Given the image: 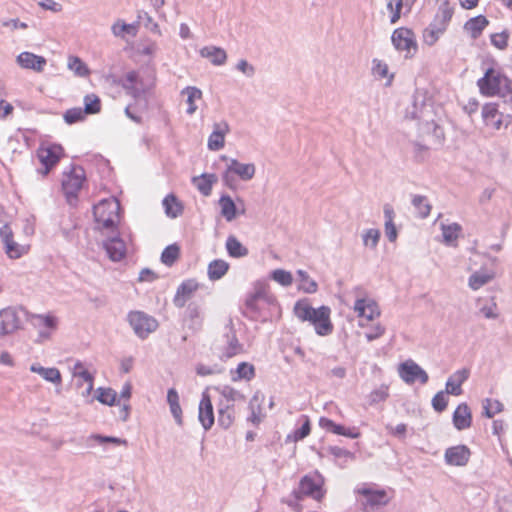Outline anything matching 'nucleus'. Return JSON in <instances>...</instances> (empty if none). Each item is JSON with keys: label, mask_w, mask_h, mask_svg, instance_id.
Listing matches in <instances>:
<instances>
[{"label": "nucleus", "mask_w": 512, "mask_h": 512, "mask_svg": "<svg viewBox=\"0 0 512 512\" xmlns=\"http://www.w3.org/2000/svg\"><path fill=\"white\" fill-rule=\"evenodd\" d=\"M216 180L215 174L204 173L200 176L193 177L192 182L204 196H209L212 191L213 183H215Z\"/></svg>", "instance_id": "32"}, {"label": "nucleus", "mask_w": 512, "mask_h": 512, "mask_svg": "<svg viewBox=\"0 0 512 512\" xmlns=\"http://www.w3.org/2000/svg\"><path fill=\"white\" fill-rule=\"evenodd\" d=\"M198 420L205 431L211 429L214 424V410L208 393L204 392L199 403Z\"/></svg>", "instance_id": "16"}, {"label": "nucleus", "mask_w": 512, "mask_h": 512, "mask_svg": "<svg viewBox=\"0 0 512 512\" xmlns=\"http://www.w3.org/2000/svg\"><path fill=\"white\" fill-rule=\"evenodd\" d=\"M299 492L314 499L321 497L320 484L310 476H304L299 483Z\"/></svg>", "instance_id": "30"}, {"label": "nucleus", "mask_w": 512, "mask_h": 512, "mask_svg": "<svg viewBox=\"0 0 512 512\" xmlns=\"http://www.w3.org/2000/svg\"><path fill=\"white\" fill-rule=\"evenodd\" d=\"M445 391H439L432 398V407L437 412H443L448 405V399L445 396Z\"/></svg>", "instance_id": "57"}, {"label": "nucleus", "mask_w": 512, "mask_h": 512, "mask_svg": "<svg viewBox=\"0 0 512 512\" xmlns=\"http://www.w3.org/2000/svg\"><path fill=\"white\" fill-rule=\"evenodd\" d=\"M96 393H97L96 399L100 403L109 405V406H112L115 404L117 394H116L115 390H113L112 388L100 387L96 390Z\"/></svg>", "instance_id": "45"}, {"label": "nucleus", "mask_w": 512, "mask_h": 512, "mask_svg": "<svg viewBox=\"0 0 512 512\" xmlns=\"http://www.w3.org/2000/svg\"><path fill=\"white\" fill-rule=\"evenodd\" d=\"M271 278L284 287H288L293 282L292 274L283 269H276L271 273Z\"/></svg>", "instance_id": "53"}, {"label": "nucleus", "mask_w": 512, "mask_h": 512, "mask_svg": "<svg viewBox=\"0 0 512 512\" xmlns=\"http://www.w3.org/2000/svg\"><path fill=\"white\" fill-rule=\"evenodd\" d=\"M363 244L365 247L375 249L380 239V231L378 229H368L362 235Z\"/></svg>", "instance_id": "49"}, {"label": "nucleus", "mask_w": 512, "mask_h": 512, "mask_svg": "<svg viewBox=\"0 0 512 512\" xmlns=\"http://www.w3.org/2000/svg\"><path fill=\"white\" fill-rule=\"evenodd\" d=\"M297 276L300 280L299 289L304 291L305 293H315L318 289V285L315 280H313L309 274L304 270H298Z\"/></svg>", "instance_id": "41"}, {"label": "nucleus", "mask_w": 512, "mask_h": 512, "mask_svg": "<svg viewBox=\"0 0 512 512\" xmlns=\"http://www.w3.org/2000/svg\"><path fill=\"white\" fill-rule=\"evenodd\" d=\"M181 94L187 96V113L192 115L197 110V105L195 104L196 100H200L202 98V91L195 86H187L182 91Z\"/></svg>", "instance_id": "37"}, {"label": "nucleus", "mask_w": 512, "mask_h": 512, "mask_svg": "<svg viewBox=\"0 0 512 512\" xmlns=\"http://www.w3.org/2000/svg\"><path fill=\"white\" fill-rule=\"evenodd\" d=\"M222 181L226 187L231 190H236L238 187L236 175L226 167L224 172L222 173Z\"/></svg>", "instance_id": "64"}, {"label": "nucleus", "mask_w": 512, "mask_h": 512, "mask_svg": "<svg viewBox=\"0 0 512 512\" xmlns=\"http://www.w3.org/2000/svg\"><path fill=\"white\" fill-rule=\"evenodd\" d=\"M68 68L72 70L75 75L85 77L89 74V69L86 64L76 56H71L68 59Z\"/></svg>", "instance_id": "46"}, {"label": "nucleus", "mask_w": 512, "mask_h": 512, "mask_svg": "<svg viewBox=\"0 0 512 512\" xmlns=\"http://www.w3.org/2000/svg\"><path fill=\"white\" fill-rule=\"evenodd\" d=\"M127 320L134 333L141 339H146L159 326L158 321L153 316L143 311L129 312Z\"/></svg>", "instance_id": "6"}, {"label": "nucleus", "mask_w": 512, "mask_h": 512, "mask_svg": "<svg viewBox=\"0 0 512 512\" xmlns=\"http://www.w3.org/2000/svg\"><path fill=\"white\" fill-rule=\"evenodd\" d=\"M167 402L170 407L171 414L173 415L176 423L179 426H182V409L179 403V395L178 392L174 388H170L167 392Z\"/></svg>", "instance_id": "31"}, {"label": "nucleus", "mask_w": 512, "mask_h": 512, "mask_svg": "<svg viewBox=\"0 0 512 512\" xmlns=\"http://www.w3.org/2000/svg\"><path fill=\"white\" fill-rule=\"evenodd\" d=\"M412 205L417 211V214L420 218H427L431 212V205L428 202L426 196L423 195H414L412 198Z\"/></svg>", "instance_id": "40"}, {"label": "nucleus", "mask_w": 512, "mask_h": 512, "mask_svg": "<svg viewBox=\"0 0 512 512\" xmlns=\"http://www.w3.org/2000/svg\"><path fill=\"white\" fill-rule=\"evenodd\" d=\"M443 241L446 245H452L459 236L461 226L458 223H452L449 225H441Z\"/></svg>", "instance_id": "39"}, {"label": "nucleus", "mask_w": 512, "mask_h": 512, "mask_svg": "<svg viewBox=\"0 0 512 512\" xmlns=\"http://www.w3.org/2000/svg\"><path fill=\"white\" fill-rule=\"evenodd\" d=\"M84 180L85 174L81 167H73L71 171L65 175L62 181V189L69 202H71V198H76L77 193L82 188Z\"/></svg>", "instance_id": "10"}, {"label": "nucleus", "mask_w": 512, "mask_h": 512, "mask_svg": "<svg viewBox=\"0 0 512 512\" xmlns=\"http://www.w3.org/2000/svg\"><path fill=\"white\" fill-rule=\"evenodd\" d=\"M221 395L224 397L225 400H222L224 403H232L234 404V402L236 401H240V400H244L245 397L243 394H241L238 390L230 387V386H225L222 390H221Z\"/></svg>", "instance_id": "54"}, {"label": "nucleus", "mask_w": 512, "mask_h": 512, "mask_svg": "<svg viewBox=\"0 0 512 512\" xmlns=\"http://www.w3.org/2000/svg\"><path fill=\"white\" fill-rule=\"evenodd\" d=\"M365 307H366V319L367 320L372 321L375 318L380 316V314H381L380 308L374 299L369 297L368 303L365 305Z\"/></svg>", "instance_id": "62"}, {"label": "nucleus", "mask_w": 512, "mask_h": 512, "mask_svg": "<svg viewBox=\"0 0 512 512\" xmlns=\"http://www.w3.org/2000/svg\"><path fill=\"white\" fill-rule=\"evenodd\" d=\"M454 14V7L449 0H442L431 24L439 27L438 31H446Z\"/></svg>", "instance_id": "20"}, {"label": "nucleus", "mask_w": 512, "mask_h": 512, "mask_svg": "<svg viewBox=\"0 0 512 512\" xmlns=\"http://www.w3.org/2000/svg\"><path fill=\"white\" fill-rule=\"evenodd\" d=\"M16 62L21 68L40 73L44 70L47 60L43 56L25 51L17 56Z\"/></svg>", "instance_id": "18"}, {"label": "nucleus", "mask_w": 512, "mask_h": 512, "mask_svg": "<svg viewBox=\"0 0 512 512\" xmlns=\"http://www.w3.org/2000/svg\"><path fill=\"white\" fill-rule=\"evenodd\" d=\"M222 372V368L218 365L208 366L204 364H198L196 366V373L199 376H209L213 374H219Z\"/></svg>", "instance_id": "63"}, {"label": "nucleus", "mask_w": 512, "mask_h": 512, "mask_svg": "<svg viewBox=\"0 0 512 512\" xmlns=\"http://www.w3.org/2000/svg\"><path fill=\"white\" fill-rule=\"evenodd\" d=\"M389 396L388 386L382 384L379 388L373 390L369 396L368 401L370 405H375L379 402L385 401Z\"/></svg>", "instance_id": "51"}, {"label": "nucleus", "mask_w": 512, "mask_h": 512, "mask_svg": "<svg viewBox=\"0 0 512 512\" xmlns=\"http://www.w3.org/2000/svg\"><path fill=\"white\" fill-rule=\"evenodd\" d=\"M199 284L195 279L184 280L177 288L173 298V304L177 308H183L198 290Z\"/></svg>", "instance_id": "14"}, {"label": "nucleus", "mask_w": 512, "mask_h": 512, "mask_svg": "<svg viewBox=\"0 0 512 512\" xmlns=\"http://www.w3.org/2000/svg\"><path fill=\"white\" fill-rule=\"evenodd\" d=\"M101 110L100 98L95 94H87L84 97V113L85 114H96Z\"/></svg>", "instance_id": "44"}, {"label": "nucleus", "mask_w": 512, "mask_h": 512, "mask_svg": "<svg viewBox=\"0 0 512 512\" xmlns=\"http://www.w3.org/2000/svg\"><path fill=\"white\" fill-rule=\"evenodd\" d=\"M118 84L126 95L135 100L134 107L146 110L148 95L155 86V75L143 70H131L121 77Z\"/></svg>", "instance_id": "1"}, {"label": "nucleus", "mask_w": 512, "mask_h": 512, "mask_svg": "<svg viewBox=\"0 0 512 512\" xmlns=\"http://www.w3.org/2000/svg\"><path fill=\"white\" fill-rule=\"evenodd\" d=\"M62 153L63 149L60 145L40 147L37 151V156L43 166V169H39L38 172L43 176H46L50 170L59 162Z\"/></svg>", "instance_id": "11"}, {"label": "nucleus", "mask_w": 512, "mask_h": 512, "mask_svg": "<svg viewBox=\"0 0 512 512\" xmlns=\"http://www.w3.org/2000/svg\"><path fill=\"white\" fill-rule=\"evenodd\" d=\"M294 314L302 322L309 321L315 326V331L320 336L332 333L333 325L330 321V308L321 306L313 308L308 301L299 300L294 305Z\"/></svg>", "instance_id": "3"}, {"label": "nucleus", "mask_w": 512, "mask_h": 512, "mask_svg": "<svg viewBox=\"0 0 512 512\" xmlns=\"http://www.w3.org/2000/svg\"><path fill=\"white\" fill-rule=\"evenodd\" d=\"M234 419V404L220 401L218 403V424L222 428L228 429L233 424Z\"/></svg>", "instance_id": "27"}, {"label": "nucleus", "mask_w": 512, "mask_h": 512, "mask_svg": "<svg viewBox=\"0 0 512 512\" xmlns=\"http://www.w3.org/2000/svg\"><path fill=\"white\" fill-rule=\"evenodd\" d=\"M200 55L208 58L214 65H223L227 60V54L224 49L215 46H206L200 50Z\"/></svg>", "instance_id": "29"}, {"label": "nucleus", "mask_w": 512, "mask_h": 512, "mask_svg": "<svg viewBox=\"0 0 512 512\" xmlns=\"http://www.w3.org/2000/svg\"><path fill=\"white\" fill-rule=\"evenodd\" d=\"M470 450L465 445L449 447L445 451V461L452 466H465L470 458Z\"/></svg>", "instance_id": "17"}, {"label": "nucleus", "mask_w": 512, "mask_h": 512, "mask_svg": "<svg viewBox=\"0 0 512 512\" xmlns=\"http://www.w3.org/2000/svg\"><path fill=\"white\" fill-rule=\"evenodd\" d=\"M263 400V395H261L259 392H256L250 402H249V408L251 410V415L248 418V421L253 423L254 425H258L262 421V414H261V402Z\"/></svg>", "instance_id": "36"}, {"label": "nucleus", "mask_w": 512, "mask_h": 512, "mask_svg": "<svg viewBox=\"0 0 512 512\" xmlns=\"http://www.w3.org/2000/svg\"><path fill=\"white\" fill-rule=\"evenodd\" d=\"M303 418H304V422H303L302 426L299 429L295 430L292 435V438L295 442L303 440L310 434V431H311L310 420L307 416H303Z\"/></svg>", "instance_id": "58"}, {"label": "nucleus", "mask_w": 512, "mask_h": 512, "mask_svg": "<svg viewBox=\"0 0 512 512\" xmlns=\"http://www.w3.org/2000/svg\"><path fill=\"white\" fill-rule=\"evenodd\" d=\"M489 25L488 19L483 15L470 18L465 24L464 29L470 34L472 39L481 36L483 30Z\"/></svg>", "instance_id": "26"}, {"label": "nucleus", "mask_w": 512, "mask_h": 512, "mask_svg": "<svg viewBox=\"0 0 512 512\" xmlns=\"http://www.w3.org/2000/svg\"><path fill=\"white\" fill-rule=\"evenodd\" d=\"M235 374L236 375L232 374L233 381H239L242 379L250 381L255 377V368L248 362H241L238 364Z\"/></svg>", "instance_id": "38"}, {"label": "nucleus", "mask_w": 512, "mask_h": 512, "mask_svg": "<svg viewBox=\"0 0 512 512\" xmlns=\"http://www.w3.org/2000/svg\"><path fill=\"white\" fill-rule=\"evenodd\" d=\"M229 269V263L222 259H215L208 265V278L212 281L221 279Z\"/></svg>", "instance_id": "33"}, {"label": "nucleus", "mask_w": 512, "mask_h": 512, "mask_svg": "<svg viewBox=\"0 0 512 512\" xmlns=\"http://www.w3.org/2000/svg\"><path fill=\"white\" fill-rule=\"evenodd\" d=\"M112 33L116 37H124V34H130L132 36L136 35V27L133 24H126L124 22H121L120 20L117 21L112 25Z\"/></svg>", "instance_id": "48"}, {"label": "nucleus", "mask_w": 512, "mask_h": 512, "mask_svg": "<svg viewBox=\"0 0 512 512\" xmlns=\"http://www.w3.org/2000/svg\"><path fill=\"white\" fill-rule=\"evenodd\" d=\"M498 116V105L496 103H486L482 107V117L487 125Z\"/></svg>", "instance_id": "55"}, {"label": "nucleus", "mask_w": 512, "mask_h": 512, "mask_svg": "<svg viewBox=\"0 0 512 512\" xmlns=\"http://www.w3.org/2000/svg\"><path fill=\"white\" fill-rule=\"evenodd\" d=\"M90 439L95 440L99 444L112 443L115 445H127V441L125 439H121L114 436H104L100 434H92Z\"/></svg>", "instance_id": "59"}, {"label": "nucleus", "mask_w": 512, "mask_h": 512, "mask_svg": "<svg viewBox=\"0 0 512 512\" xmlns=\"http://www.w3.org/2000/svg\"><path fill=\"white\" fill-rule=\"evenodd\" d=\"M223 159L228 162L227 168L230 172H233L241 180L249 181L254 177L256 167L253 163H241L236 159L228 158L226 156H223Z\"/></svg>", "instance_id": "19"}, {"label": "nucleus", "mask_w": 512, "mask_h": 512, "mask_svg": "<svg viewBox=\"0 0 512 512\" xmlns=\"http://www.w3.org/2000/svg\"><path fill=\"white\" fill-rule=\"evenodd\" d=\"M165 214L172 219L182 215L184 207L174 194H168L162 201Z\"/></svg>", "instance_id": "28"}, {"label": "nucleus", "mask_w": 512, "mask_h": 512, "mask_svg": "<svg viewBox=\"0 0 512 512\" xmlns=\"http://www.w3.org/2000/svg\"><path fill=\"white\" fill-rule=\"evenodd\" d=\"M477 86L486 97L498 96L505 103L512 102V82L500 70L488 68L484 76L478 79Z\"/></svg>", "instance_id": "2"}, {"label": "nucleus", "mask_w": 512, "mask_h": 512, "mask_svg": "<svg viewBox=\"0 0 512 512\" xmlns=\"http://www.w3.org/2000/svg\"><path fill=\"white\" fill-rule=\"evenodd\" d=\"M32 324L39 329H55L57 326V319L51 315H34L32 317Z\"/></svg>", "instance_id": "43"}, {"label": "nucleus", "mask_w": 512, "mask_h": 512, "mask_svg": "<svg viewBox=\"0 0 512 512\" xmlns=\"http://www.w3.org/2000/svg\"><path fill=\"white\" fill-rule=\"evenodd\" d=\"M225 247L228 255L233 258L245 257L249 253L247 247L242 245V243L234 235L227 237Z\"/></svg>", "instance_id": "34"}, {"label": "nucleus", "mask_w": 512, "mask_h": 512, "mask_svg": "<svg viewBox=\"0 0 512 512\" xmlns=\"http://www.w3.org/2000/svg\"><path fill=\"white\" fill-rule=\"evenodd\" d=\"M85 115L86 114L84 113L82 108H80V107H78V108H71V109H68L65 112L64 120L68 124H73V123H76L78 121L83 120Z\"/></svg>", "instance_id": "56"}, {"label": "nucleus", "mask_w": 512, "mask_h": 512, "mask_svg": "<svg viewBox=\"0 0 512 512\" xmlns=\"http://www.w3.org/2000/svg\"><path fill=\"white\" fill-rule=\"evenodd\" d=\"M398 373L406 384H413L417 380L421 384H426L429 380L427 372L411 359L399 365Z\"/></svg>", "instance_id": "9"}, {"label": "nucleus", "mask_w": 512, "mask_h": 512, "mask_svg": "<svg viewBox=\"0 0 512 512\" xmlns=\"http://www.w3.org/2000/svg\"><path fill=\"white\" fill-rule=\"evenodd\" d=\"M469 370L466 368L455 371L448 378L445 385V392L454 396H459L463 393L462 384L469 378Z\"/></svg>", "instance_id": "22"}, {"label": "nucleus", "mask_w": 512, "mask_h": 512, "mask_svg": "<svg viewBox=\"0 0 512 512\" xmlns=\"http://www.w3.org/2000/svg\"><path fill=\"white\" fill-rule=\"evenodd\" d=\"M472 416L471 411L466 403H461L457 406L453 413V424L459 431L465 430L471 426Z\"/></svg>", "instance_id": "24"}, {"label": "nucleus", "mask_w": 512, "mask_h": 512, "mask_svg": "<svg viewBox=\"0 0 512 512\" xmlns=\"http://www.w3.org/2000/svg\"><path fill=\"white\" fill-rule=\"evenodd\" d=\"M509 34L507 31H502L501 33H495L491 35V43L496 48L500 50H504L508 45Z\"/></svg>", "instance_id": "61"}, {"label": "nucleus", "mask_w": 512, "mask_h": 512, "mask_svg": "<svg viewBox=\"0 0 512 512\" xmlns=\"http://www.w3.org/2000/svg\"><path fill=\"white\" fill-rule=\"evenodd\" d=\"M6 253L10 258L17 259L24 253V247L20 246L13 239L4 244Z\"/></svg>", "instance_id": "60"}, {"label": "nucleus", "mask_w": 512, "mask_h": 512, "mask_svg": "<svg viewBox=\"0 0 512 512\" xmlns=\"http://www.w3.org/2000/svg\"><path fill=\"white\" fill-rule=\"evenodd\" d=\"M213 131L208 138V148L211 151H218L224 147L225 135L229 132V125L227 122L222 121L215 123Z\"/></svg>", "instance_id": "21"}, {"label": "nucleus", "mask_w": 512, "mask_h": 512, "mask_svg": "<svg viewBox=\"0 0 512 512\" xmlns=\"http://www.w3.org/2000/svg\"><path fill=\"white\" fill-rule=\"evenodd\" d=\"M212 351L224 362L242 352V345L231 326H226L223 335L215 340Z\"/></svg>", "instance_id": "5"}, {"label": "nucleus", "mask_w": 512, "mask_h": 512, "mask_svg": "<svg viewBox=\"0 0 512 512\" xmlns=\"http://www.w3.org/2000/svg\"><path fill=\"white\" fill-rule=\"evenodd\" d=\"M431 108V105L427 104L424 100H422L421 103L419 104L417 98L415 97L411 109H407L406 117H409L411 119H417L419 121H425L427 129L432 127L436 137L442 138L443 132L441 128L435 123L434 120L429 121L427 119V116L431 113Z\"/></svg>", "instance_id": "8"}, {"label": "nucleus", "mask_w": 512, "mask_h": 512, "mask_svg": "<svg viewBox=\"0 0 512 512\" xmlns=\"http://www.w3.org/2000/svg\"><path fill=\"white\" fill-rule=\"evenodd\" d=\"M391 40L398 51L410 54L412 50L415 52L417 49L414 33L410 29L401 27L394 30Z\"/></svg>", "instance_id": "12"}, {"label": "nucleus", "mask_w": 512, "mask_h": 512, "mask_svg": "<svg viewBox=\"0 0 512 512\" xmlns=\"http://www.w3.org/2000/svg\"><path fill=\"white\" fill-rule=\"evenodd\" d=\"M30 371L33 373H37L40 375L44 380L51 382L55 385H61L62 383V376L59 371V369L55 367L46 368L41 366L38 363H33L30 366Z\"/></svg>", "instance_id": "25"}, {"label": "nucleus", "mask_w": 512, "mask_h": 512, "mask_svg": "<svg viewBox=\"0 0 512 512\" xmlns=\"http://www.w3.org/2000/svg\"><path fill=\"white\" fill-rule=\"evenodd\" d=\"M221 215L227 222L233 221L237 216V208L233 199L229 195H222L219 199Z\"/></svg>", "instance_id": "35"}, {"label": "nucleus", "mask_w": 512, "mask_h": 512, "mask_svg": "<svg viewBox=\"0 0 512 512\" xmlns=\"http://www.w3.org/2000/svg\"><path fill=\"white\" fill-rule=\"evenodd\" d=\"M22 325L20 311L16 307H6L0 310V339L16 333Z\"/></svg>", "instance_id": "7"}, {"label": "nucleus", "mask_w": 512, "mask_h": 512, "mask_svg": "<svg viewBox=\"0 0 512 512\" xmlns=\"http://www.w3.org/2000/svg\"><path fill=\"white\" fill-rule=\"evenodd\" d=\"M357 493L365 498L363 503L365 506H369L372 509L380 506H385L389 502L387 493L383 489H373L371 487H361L357 489Z\"/></svg>", "instance_id": "13"}, {"label": "nucleus", "mask_w": 512, "mask_h": 512, "mask_svg": "<svg viewBox=\"0 0 512 512\" xmlns=\"http://www.w3.org/2000/svg\"><path fill=\"white\" fill-rule=\"evenodd\" d=\"M180 256V247L177 244L168 245L161 254V262L172 266Z\"/></svg>", "instance_id": "42"}, {"label": "nucleus", "mask_w": 512, "mask_h": 512, "mask_svg": "<svg viewBox=\"0 0 512 512\" xmlns=\"http://www.w3.org/2000/svg\"><path fill=\"white\" fill-rule=\"evenodd\" d=\"M96 229L113 234L120 221V203L116 198L101 200L93 208Z\"/></svg>", "instance_id": "4"}, {"label": "nucleus", "mask_w": 512, "mask_h": 512, "mask_svg": "<svg viewBox=\"0 0 512 512\" xmlns=\"http://www.w3.org/2000/svg\"><path fill=\"white\" fill-rule=\"evenodd\" d=\"M438 28L439 27L434 26L433 24L430 23L429 26L424 29L423 41L425 44H427L429 46H433L438 41L440 36L445 32V31H438Z\"/></svg>", "instance_id": "47"}, {"label": "nucleus", "mask_w": 512, "mask_h": 512, "mask_svg": "<svg viewBox=\"0 0 512 512\" xmlns=\"http://www.w3.org/2000/svg\"><path fill=\"white\" fill-rule=\"evenodd\" d=\"M495 276L496 273L494 270L481 268L470 275L468 286L474 291L479 290L484 285L490 283Z\"/></svg>", "instance_id": "23"}, {"label": "nucleus", "mask_w": 512, "mask_h": 512, "mask_svg": "<svg viewBox=\"0 0 512 512\" xmlns=\"http://www.w3.org/2000/svg\"><path fill=\"white\" fill-rule=\"evenodd\" d=\"M187 316L191 321L190 327L198 329L201 326V312L197 304L191 303L188 305Z\"/></svg>", "instance_id": "52"}, {"label": "nucleus", "mask_w": 512, "mask_h": 512, "mask_svg": "<svg viewBox=\"0 0 512 512\" xmlns=\"http://www.w3.org/2000/svg\"><path fill=\"white\" fill-rule=\"evenodd\" d=\"M74 377L82 379L87 384L81 394L84 397L89 396L94 387V376L88 370H81L79 372H75Z\"/></svg>", "instance_id": "50"}, {"label": "nucleus", "mask_w": 512, "mask_h": 512, "mask_svg": "<svg viewBox=\"0 0 512 512\" xmlns=\"http://www.w3.org/2000/svg\"><path fill=\"white\" fill-rule=\"evenodd\" d=\"M103 247L109 259L114 262L122 260L126 255V246L124 241L118 236V231L111 234V237L103 242Z\"/></svg>", "instance_id": "15"}]
</instances>
